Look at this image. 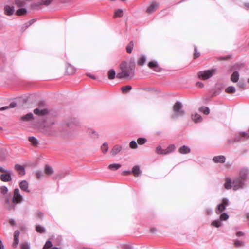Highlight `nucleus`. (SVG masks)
Instances as JSON below:
<instances>
[{"label": "nucleus", "mask_w": 249, "mask_h": 249, "mask_svg": "<svg viewBox=\"0 0 249 249\" xmlns=\"http://www.w3.org/2000/svg\"><path fill=\"white\" fill-rule=\"evenodd\" d=\"M178 151L181 154H186L190 152L191 149L189 147L183 145L179 147Z\"/></svg>", "instance_id": "4be33fe9"}, {"label": "nucleus", "mask_w": 249, "mask_h": 249, "mask_svg": "<svg viewBox=\"0 0 249 249\" xmlns=\"http://www.w3.org/2000/svg\"><path fill=\"white\" fill-rule=\"evenodd\" d=\"M101 150L104 154L106 153L108 150V144L106 142L104 143L101 146Z\"/></svg>", "instance_id": "49530a36"}, {"label": "nucleus", "mask_w": 249, "mask_h": 249, "mask_svg": "<svg viewBox=\"0 0 249 249\" xmlns=\"http://www.w3.org/2000/svg\"><path fill=\"white\" fill-rule=\"evenodd\" d=\"M123 12L121 9H119L115 11L114 13V17H121L123 16Z\"/></svg>", "instance_id": "de8ad7c7"}, {"label": "nucleus", "mask_w": 249, "mask_h": 249, "mask_svg": "<svg viewBox=\"0 0 249 249\" xmlns=\"http://www.w3.org/2000/svg\"><path fill=\"white\" fill-rule=\"evenodd\" d=\"M53 0H40V1L33 3L32 6L34 8H36V7H38L40 5H44L45 6L49 5Z\"/></svg>", "instance_id": "ddd939ff"}, {"label": "nucleus", "mask_w": 249, "mask_h": 249, "mask_svg": "<svg viewBox=\"0 0 249 249\" xmlns=\"http://www.w3.org/2000/svg\"><path fill=\"white\" fill-rule=\"evenodd\" d=\"M206 214L208 215H210L213 213V209L211 208H206L205 209Z\"/></svg>", "instance_id": "13d9d810"}, {"label": "nucleus", "mask_w": 249, "mask_h": 249, "mask_svg": "<svg viewBox=\"0 0 249 249\" xmlns=\"http://www.w3.org/2000/svg\"><path fill=\"white\" fill-rule=\"evenodd\" d=\"M121 149V146L119 145H115L112 149L110 153L112 156H114L116 155H117L119 152H120Z\"/></svg>", "instance_id": "b1692460"}, {"label": "nucleus", "mask_w": 249, "mask_h": 249, "mask_svg": "<svg viewBox=\"0 0 249 249\" xmlns=\"http://www.w3.org/2000/svg\"><path fill=\"white\" fill-rule=\"evenodd\" d=\"M221 214L220 215V217H219V219L222 221H224V220H227L229 217V215L226 213H220Z\"/></svg>", "instance_id": "58836bf2"}, {"label": "nucleus", "mask_w": 249, "mask_h": 249, "mask_svg": "<svg viewBox=\"0 0 249 249\" xmlns=\"http://www.w3.org/2000/svg\"><path fill=\"white\" fill-rule=\"evenodd\" d=\"M20 232L18 230H16L14 233V242L13 243V247L14 248L17 247L19 243V236Z\"/></svg>", "instance_id": "f3484780"}, {"label": "nucleus", "mask_w": 249, "mask_h": 249, "mask_svg": "<svg viewBox=\"0 0 249 249\" xmlns=\"http://www.w3.org/2000/svg\"><path fill=\"white\" fill-rule=\"evenodd\" d=\"M138 143L134 140L131 141L129 143V146L132 149H136L138 147Z\"/></svg>", "instance_id": "8fccbe9b"}, {"label": "nucleus", "mask_w": 249, "mask_h": 249, "mask_svg": "<svg viewBox=\"0 0 249 249\" xmlns=\"http://www.w3.org/2000/svg\"><path fill=\"white\" fill-rule=\"evenodd\" d=\"M245 182V180L238 177L236 178L233 179V185L232 186L233 190L236 191L240 189H243L246 186Z\"/></svg>", "instance_id": "423d86ee"}, {"label": "nucleus", "mask_w": 249, "mask_h": 249, "mask_svg": "<svg viewBox=\"0 0 249 249\" xmlns=\"http://www.w3.org/2000/svg\"><path fill=\"white\" fill-rule=\"evenodd\" d=\"M9 223L11 225H15L16 224V222L13 218H11L9 220Z\"/></svg>", "instance_id": "69168bd1"}, {"label": "nucleus", "mask_w": 249, "mask_h": 249, "mask_svg": "<svg viewBox=\"0 0 249 249\" xmlns=\"http://www.w3.org/2000/svg\"><path fill=\"white\" fill-rule=\"evenodd\" d=\"M27 10L25 8H21L17 10L16 15L18 16H21L25 14Z\"/></svg>", "instance_id": "c03bdc74"}, {"label": "nucleus", "mask_w": 249, "mask_h": 249, "mask_svg": "<svg viewBox=\"0 0 249 249\" xmlns=\"http://www.w3.org/2000/svg\"><path fill=\"white\" fill-rule=\"evenodd\" d=\"M34 113L35 116L32 113L30 112L25 115L22 116L21 119L24 121L36 120L40 123H43L58 115L57 110H34Z\"/></svg>", "instance_id": "f257e3e1"}, {"label": "nucleus", "mask_w": 249, "mask_h": 249, "mask_svg": "<svg viewBox=\"0 0 249 249\" xmlns=\"http://www.w3.org/2000/svg\"><path fill=\"white\" fill-rule=\"evenodd\" d=\"M14 7L13 6L10 7L9 6H6L4 7L5 13L7 15H12L13 14L14 12Z\"/></svg>", "instance_id": "a878e982"}, {"label": "nucleus", "mask_w": 249, "mask_h": 249, "mask_svg": "<svg viewBox=\"0 0 249 249\" xmlns=\"http://www.w3.org/2000/svg\"><path fill=\"white\" fill-rule=\"evenodd\" d=\"M150 232H151L152 233H154L157 231V230L156 228L152 227V228H150Z\"/></svg>", "instance_id": "774afa93"}, {"label": "nucleus", "mask_w": 249, "mask_h": 249, "mask_svg": "<svg viewBox=\"0 0 249 249\" xmlns=\"http://www.w3.org/2000/svg\"><path fill=\"white\" fill-rule=\"evenodd\" d=\"M239 77V72L237 71H235L231 74V80L233 82H236L238 81Z\"/></svg>", "instance_id": "bb28decb"}, {"label": "nucleus", "mask_w": 249, "mask_h": 249, "mask_svg": "<svg viewBox=\"0 0 249 249\" xmlns=\"http://www.w3.org/2000/svg\"><path fill=\"white\" fill-rule=\"evenodd\" d=\"M156 152L158 154L166 155L165 149H163L160 145L156 147Z\"/></svg>", "instance_id": "f704fd0d"}, {"label": "nucleus", "mask_w": 249, "mask_h": 249, "mask_svg": "<svg viewBox=\"0 0 249 249\" xmlns=\"http://www.w3.org/2000/svg\"><path fill=\"white\" fill-rule=\"evenodd\" d=\"M54 122L52 121L50 124H47L44 126V132L48 135H53L57 132V128L55 126H53Z\"/></svg>", "instance_id": "39448f33"}, {"label": "nucleus", "mask_w": 249, "mask_h": 249, "mask_svg": "<svg viewBox=\"0 0 249 249\" xmlns=\"http://www.w3.org/2000/svg\"><path fill=\"white\" fill-rule=\"evenodd\" d=\"M211 225L216 228H219L222 225V221L219 219H216L213 221Z\"/></svg>", "instance_id": "c756f323"}, {"label": "nucleus", "mask_w": 249, "mask_h": 249, "mask_svg": "<svg viewBox=\"0 0 249 249\" xmlns=\"http://www.w3.org/2000/svg\"><path fill=\"white\" fill-rule=\"evenodd\" d=\"M43 175V173L41 171H38L36 173V176L38 179L40 178Z\"/></svg>", "instance_id": "bf43d9fd"}, {"label": "nucleus", "mask_w": 249, "mask_h": 249, "mask_svg": "<svg viewBox=\"0 0 249 249\" xmlns=\"http://www.w3.org/2000/svg\"><path fill=\"white\" fill-rule=\"evenodd\" d=\"M230 204L229 199L227 198H224L222 200V202L219 204L216 208L215 212L217 214H219L224 211L226 207Z\"/></svg>", "instance_id": "0eeeda50"}, {"label": "nucleus", "mask_w": 249, "mask_h": 249, "mask_svg": "<svg viewBox=\"0 0 249 249\" xmlns=\"http://www.w3.org/2000/svg\"><path fill=\"white\" fill-rule=\"evenodd\" d=\"M39 106L40 108H42L43 107H46L47 106L46 103L44 101H40L39 102Z\"/></svg>", "instance_id": "052dcab7"}, {"label": "nucleus", "mask_w": 249, "mask_h": 249, "mask_svg": "<svg viewBox=\"0 0 249 249\" xmlns=\"http://www.w3.org/2000/svg\"><path fill=\"white\" fill-rule=\"evenodd\" d=\"M233 185V180L230 178H227L225 179V182L224 183V187L227 190H229L232 187Z\"/></svg>", "instance_id": "a211bd4d"}, {"label": "nucleus", "mask_w": 249, "mask_h": 249, "mask_svg": "<svg viewBox=\"0 0 249 249\" xmlns=\"http://www.w3.org/2000/svg\"><path fill=\"white\" fill-rule=\"evenodd\" d=\"M133 46H134V44H133V41H132L130 42L129 44L126 47V51L128 53H131L133 48Z\"/></svg>", "instance_id": "79ce46f5"}, {"label": "nucleus", "mask_w": 249, "mask_h": 249, "mask_svg": "<svg viewBox=\"0 0 249 249\" xmlns=\"http://www.w3.org/2000/svg\"><path fill=\"white\" fill-rule=\"evenodd\" d=\"M200 56V53L197 51V47L196 46L194 47V57L195 59L198 58Z\"/></svg>", "instance_id": "864d4df0"}, {"label": "nucleus", "mask_w": 249, "mask_h": 249, "mask_svg": "<svg viewBox=\"0 0 249 249\" xmlns=\"http://www.w3.org/2000/svg\"><path fill=\"white\" fill-rule=\"evenodd\" d=\"M212 160L213 162L216 163H224L225 162L226 158L224 156L219 155L213 157Z\"/></svg>", "instance_id": "2eb2a0df"}, {"label": "nucleus", "mask_w": 249, "mask_h": 249, "mask_svg": "<svg viewBox=\"0 0 249 249\" xmlns=\"http://www.w3.org/2000/svg\"><path fill=\"white\" fill-rule=\"evenodd\" d=\"M52 246V242L50 240H48L46 242V243L43 247V248L44 249H47L49 248H51Z\"/></svg>", "instance_id": "5fc2aeb1"}, {"label": "nucleus", "mask_w": 249, "mask_h": 249, "mask_svg": "<svg viewBox=\"0 0 249 249\" xmlns=\"http://www.w3.org/2000/svg\"><path fill=\"white\" fill-rule=\"evenodd\" d=\"M131 174V171H130V170L124 171L122 172V175H124V176L128 175H130Z\"/></svg>", "instance_id": "e2e57ef3"}, {"label": "nucleus", "mask_w": 249, "mask_h": 249, "mask_svg": "<svg viewBox=\"0 0 249 249\" xmlns=\"http://www.w3.org/2000/svg\"><path fill=\"white\" fill-rule=\"evenodd\" d=\"M174 112L172 115V117L173 119H176L179 116H183L184 114V110H173Z\"/></svg>", "instance_id": "aec40b11"}, {"label": "nucleus", "mask_w": 249, "mask_h": 249, "mask_svg": "<svg viewBox=\"0 0 249 249\" xmlns=\"http://www.w3.org/2000/svg\"><path fill=\"white\" fill-rule=\"evenodd\" d=\"M16 4L18 7H22L25 4V2L21 0H16Z\"/></svg>", "instance_id": "6e6d98bb"}, {"label": "nucleus", "mask_w": 249, "mask_h": 249, "mask_svg": "<svg viewBox=\"0 0 249 249\" xmlns=\"http://www.w3.org/2000/svg\"><path fill=\"white\" fill-rule=\"evenodd\" d=\"M216 71V69L200 71L198 73V76L202 80H206L211 78L213 75L215 74Z\"/></svg>", "instance_id": "20e7f679"}, {"label": "nucleus", "mask_w": 249, "mask_h": 249, "mask_svg": "<svg viewBox=\"0 0 249 249\" xmlns=\"http://www.w3.org/2000/svg\"><path fill=\"white\" fill-rule=\"evenodd\" d=\"M236 89L233 86H229L225 89V92L229 94L233 93L235 92Z\"/></svg>", "instance_id": "c9c22d12"}, {"label": "nucleus", "mask_w": 249, "mask_h": 249, "mask_svg": "<svg viewBox=\"0 0 249 249\" xmlns=\"http://www.w3.org/2000/svg\"><path fill=\"white\" fill-rule=\"evenodd\" d=\"M146 61V57L144 56H142L138 61V64L140 66H142Z\"/></svg>", "instance_id": "a18cd8bd"}, {"label": "nucleus", "mask_w": 249, "mask_h": 249, "mask_svg": "<svg viewBox=\"0 0 249 249\" xmlns=\"http://www.w3.org/2000/svg\"><path fill=\"white\" fill-rule=\"evenodd\" d=\"M234 245L237 247L242 246L244 245V242L236 239L234 242Z\"/></svg>", "instance_id": "4d7b16f0"}, {"label": "nucleus", "mask_w": 249, "mask_h": 249, "mask_svg": "<svg viewBox=\"0 0 249 249\" xmlns=\"http://www.w3.org/2000/svg\"><path fill=\"white\" fill-rule=\"evenodd\" d=\"M23 200V196L20 194L19 189L16 188L14 190L13 196L12 201L9 198H6L5 202L7 209L9 210H15L17 204L21 203Z\"/></svg>", "instance_id": "7ed1b4c3"}, {"label": "nucleus", "mask_w": 249, "mask_h": 249, "mask_svg": "<svg viewBox=\"0 0 249 249\" xmlns=\"http://www.w3.org/2000/svg\"><path fill=\"white\" fill-rule=\"evenodd\" d=\"M132 89V87L130 85H127L121 87V89L124 94L128 93Z\"/></svg>", "instance_id": "7c9ffc66"}, {"label": "nucleus", "mask_w": 249, "mask_h": 249, "mask_svg": "<svg viewBox=\"0 0 249 249\" xmlns=\"http://www.w3.org/2000/svg\"><path fill=\"white\" fill-rule=\"evenodd\" d=\"M175 145L174 144L169 145L166 149H165L166 155L173 152L175 149Z\"/></svg>", "instance_id": "ea45409f"}, {"label": "nucleus", "mask_w": 249, "mask_h": 249, "mask_svg": "<svg viewBox=\"0 0 249 249\" xmlns=\"http://www.w3.org/2000/svg\"><path fill=\"white\" fill-rule=\"evenodd\" d=\"M19 185L22 191L27 193H29L30 192V190L29 189L28 182L26 180H22L20 182Z\"/></svg>", "instance_id": "4468645a"}, {"label": "nucleus", "mask_w": 249, "mask_h": 249, "mask_svg": "<svg viewBox=\"0 0 249 249\" xmlns=\"http://www.w3.org/2000/svg\"><path fill=\"white\" fill-rule=\"evenodd\" d=\"M191 118L195 123H200L202 120L201 116L197 113H192L191 114Z\"/></svg>", "instance_id": "dca6fc26"}, {"label": "nucleus", "mask_w": 249, "mask_h": 249, "mask_svg": "<svg viewBox=\"0 0 249 249\" xmlns=\"http://www.w3.org/2000/svg\"><path fill=\"white\" fill-rule=\"evenodd\" d=\"M121 167V165L119 163H113L108 166V168L112 171H115L119 169Z\"/></svg>", "instance_id": "c85d7f7f"}, {"label": "nucleus", "mask_w": 249, "mask_h": 249, "mask_svg": "<svg viewBox=\"0 0 249 249\" xmlns=\"http://www.w3.org/2000/svg\"><path fill=\"white\" fill-rule=\"evenodd\" d=\"M183 106L181 102L180 101H177L173 106V109H181Z\"/></svg>", "instance_id": "a19ab883"}, {"label": "nucleus", "mask_w": 249, "mask_h": 249, "mask_svg": "<svg viewBox=\"0 0 249 249\" xmlns=\"http://www.w3.org/2000/svg\"><path fill=\"white\" fill-rule=\"evenodd\" d=\"M249 173V169L246 167H243L240 170L239 176L238 178L246 181L247 176Z\"/></svg>", "instance_id": "f8f14e48"}, {"label": "nucleus", "mask_w": 249, "mask_h": 249, "mask_svg": "<svg viewBox=\"0 0 249 249\" xmlns=\"http://www.w3.org/2000/svg\"><path fill=\"white\" fill-rule=\"evenodd\" d=\"M28 140L34 146H36L38 144V141L35 137H29Z\"/></svg>", "instance_id": "2f4dec72"}, {"label": "nucleus", "mask_w": 249, "mask_h": 249, "mask_svg": "<svg viewBox=\"0 0 249 249\" xmlns=\"http://www.w3.org/2000/svg\"><path fill=\"white\" fill-rule=\"evenodd\" d=\"M116 75V72L114 69L110 70L108 72V78L110 80L114 79Z\"/></svg>", "instance_id": "473e14b6"}, {"label": "nucleus", "mask_w": 249, "mask_h": 249, "mask_svg": "<svg viewBox=\"0 0 249 249\" xmlns=\"http://www.w3.org/2000/svg\"><path fill=\"white\" fill-rule=\"evenodd\" d=\"M238 86H239V87H240L241 88L245 89V82L244 81H239L238 83Z\"/></svg>", "instance_id": "680f3d73"}, {"label": "nucleus", "mask_w": 249, "mask_h": 249, "mask_svg": "<svg viewBox=\"0 0 249 249\" xmlns=\"http://www.w3.org/2000/svg\"><path fill=\"white\" fill-rule=\"evenodd\" d=\"M89 134L90 135V136L94 139H96L98 138V134L95 131L90 129L89 130Z\"/></svg>", "instance_id": "e433bc0d"}, {"label": "nucleus", "mask_w": 249, "mask_h": 249, "mask_svg": "<svg viewBox=\"0 0 249 249\" xmlns=\"http://www.w3.org/2000/svg\"><path fill=\"white\" fill-rule=\"evenodd\" d=\"M147 141V139L144 137H139L137 139V143L140 145L144 144Z\"/></svg>", "instance_id": "37998d69"}, {"label": "nucleus", "mask_w": 249, "mask_h": 249, "mask_svg": "<svg viewBox=\"0 0 249 249\" xmlns=\"http://www.w3.org/2000/svg\"><path fill=\"white\" fill-rule=\"evenodd\" d=\"M75 69L70 64H68L66 68V72L68 74H72L75 72Z\"/></svg>", "instance_id": "cd10ccee"}, {"label": "nucleus", "mask_w": 249, "mask_h": 249, "mask_svg": "<svg viewBox=\"0 0 249 249\" xmlns=\"http://www.w3.org/2000/svg\"><path fill=\"white\" fill-rule=\"evenodd\" d=\"M20 246L21 249H30V244L28 243H22Z\"/></svg>", "instance_id": "603ef678"}, {"label": "nucleus", "mask_w": 249, "mask_h": 249, "mask_svg": "<svg viewBox=\"0 0 249 249\" xmlns=\"http://www.w3.org/2000/svg\"><path fill=\"white\" fill-rule=\"evenodd\" d=\"M8 188L5 186H2L0 187V193L3 195L6 194L8 192Z\"/></svg>", "instance_id": "3c124183"}, {"label": "nucleus", "mask_w": 249, "mask_h": 249, "mask_svg": "<svg viewBox=\"0 0 249 249\" xmlns=\"http://www.w3.org/2000/svg\"><path fill=\"white\" fill-rule=\"evenodd\" d=\"M16 101H13L10 103L9 106H5L0 107V109H9V108H14L16 107L17 105L20 103H25L27 101V98L23 97H18L16 98Z\"/></svg>", "instance_id": "6e6552de"}, {"label": "nucleus", "mask_w": 249, "mask_h": 249, "mask_svg": "<svg viewBox=\"0 0 249 249\" xmlns=\"http://www.w3.org/2000/svg\"><path fill=\"white\" fill-rule=\"evenodd\" d=\"M159 5L156 2H152L147 9V12L148 13H152L155 11L158 8Z\"/></svg>", "instance_id": "6ab92c4d"}, {"label": "nucleus", "mask_w": 249, "mask_h": 249, "mask_svg": "<svg viewBox=\"0 0 249 249\" xmlns=\"http://www.w3.org/2000/svg\"><path fill=\"white\" fill-rule=\"evenodd\" d=\"M45 172L46 174H51L53 172V168L49 165H46L45 168Z\"/></svg>", "instance_id": "09e8293b"}, {"label": "nucleus", "mask_w": 249, "mask_h": 249, "mask_svg": "<svg viewBox=\"0 0 249 249\" xmlns=\"http://www.w3.org/2000/svg\"><path fill=\"white\" fill-rule=\"evenodd\" d=\"M67 172L64 171H61L56 174V178H62L66 176Z\"/></svg>", "instance_id": "4c0bfd02"}, {"label": "nucleus", "mask_w": 249, "mask_h": 249, "mask_svg": "<svg viewBox=\"0 0 249 249\" xmlns=\"http://www.w3.org/2000/svg\"><path fill=\"white\" fill-rule=\"evenodd\" d=\"M64 124L68 127H72L73 126H78L80 124L78 119L75 117H71L64 121Z\"/></svg>", "instance_id": "1a4fd4ad"}, {"label": "nucleus", "mask_w": 249, "mask_h": 249, "mask_svg": "<svg viewBox=\"0 0 249 249\" xmlns=\"http://www.w3.org/2000/svg\"><path fill=\"white\" fill-rule=\"evenodd\" d=\"M13 172L11 170H9L5 173L0 175V179L3 182H9L12 180V174Z\"/></svg>", "instance_id": "9b49d317"}, {"label": "nucleus", "mask_w": 249, "mask_h": 249, "mask_svg": "<svg viewBox=\"0 0 249 249\" xmlns=\"http://www.w3.org/2000/svg\"><path fill=\"white\" fill-rule=\"evenodd\" d=\"M133 173L134 176L136 177H139L141 174V171L140 167L138 165H135L132 168L131 173Z\"/></svg>", "instance_id": "393cba45"}, {"label": "nucleus", "mask_w": 249, "mask_h": 249, "mask_svg": "<svg viewBox=\"0 0 249 249\" xmlns=\"http://www.w3.org/2000/svg\"><path fill=\"white\" fill-rule=\"evenodd\" d=\"M36 231L40 233H43L45 232V228L40 225H36Z\"/></svg>", "instance_id": "72a5a7b5"}, {"label": "nucleus", "mask_w": 249, "mask_h": 249, "mask_svg": "<svg viewBox=\"0 0 249 249\" xmlns=\"http://www.w3.org/2000/svg\"><path fill=\"white\" fill-rule=\"evenodd\" d=\"M135 61L134 58L128 61H124L120 65L121 71L116 74V78L118 79H131L135 74Z\"/></svg>", "instance_id": "f03ea898"}, {"label": "nucleus", "mask_w": 249, "mask_h": 249, "mask_svg": "<svg viewBox=\"0 0 249 249\" xmlns=\"http://www.w3.org/2000/svg\"><path fill=\"white\" fill-rule=\"evenodd\" d=\"M37 216L39 218H41L43 216V213L41 212H38L37 213Z\"/></svg>", "instance_id": "338daca9"}, {"label": "nucleus", "mask_w": 249, "mask_h": 249, "mask_svg": "<svg viewBox=\"0 0 249 249\" xmlns=\"http://www.w3.org/2000/svg\"><path fill=\"white\" fill-rule=\"evenodd\" d=\"M249 138V133L247 132H240L239 135L234 138L235 142L244 141Z\"/></svg>", "instance_id": "9d476101"}, {"label": "nucleus", "mask_w": 249, "mask_h": 249, "mask_svg": "<svg viewBox=\"0 0 249 249\" xmlns=\"http://www.w3.org/2000/svg\"><path fill=\"white\" fill-rule=\"evenodd\" d=\"M148 66L150 68L153 69L156 71H159L160 68L158 66V64L157 61H153L149 62L148 64Z\"/></svg>", "instance_id": "412c9836"}, {"label": "nucleus", "mask_w": 249, "mask_h": 249, "mask_svg": "<svg viewBox=\"0 0 249 249\" xmlns=\"http://www.w3.org/2000/svg\"><path fill=\"white\" fill-rule=\"evenodd\" d=\"M15 169L18 172L20 175L23 176L25 174V170L23 166L19 164H16Z\"/></svg>", "instance_id": "5701e85b"}, {"label": "nucleus", "mask_w": 249, "mask_h": 249, "mask_svg": "<svg viewBox=\"0 0 249 249\" xmlns=\"http://www.w3.org/2000/svg\"><path fill=\"white\" fill-rule=\"evenodd\" d=\"M123 248L124 249H132V246L130 245H123Z\"/></svg>", "instance_id": "0e129e2a"}]
</instances>
